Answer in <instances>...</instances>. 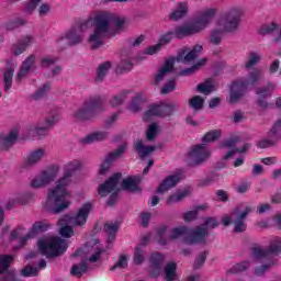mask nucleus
<instances>
[{
	"label": "nucleus",
	"mask_w": 281,
	"mask_h": 281,
	"mask_svg": "<svg viewBox=\"0 0 281 281\" xmlns=\"http://www.w3.org/2000/svg\"><path fill=\"white\" fill-rule=\"evenodd\" d=\"M223 41V31L221 30H213L210 35V42L212 45H221Z\"/></svg>",
	"instance_id": "nucleus-54"
},
{
	"label": "nucleus",
	"mask_w": 281,
	"mask_h": 281,
	"mask_svg": "<svg viewBox=\"0 0 281 281\" xmlns=\"http://www.w3.org/2000/svg\"><path fill=\"white\" fill-rule=\"evenodd\" d=\"M21 276H23V278H36V276H38V268L26 266L21 270Z\"/></svg>",
	"instance_id": "nucleus-51"
},
{
	"label": "nucleus",
	"mask_w": 281,
	"mask_h": 281,
	"mask_svg": "<svg viewBox=\"0 0 281 281\" xmlns=\"http://www.w3.org/2000/svg\"><path fill=\"white\" fill-rule=\"evenodd\" d=\"M278 30V24L276 22H272L271 24H265L260 27L259 34L267 35V34H273Z\"/></svg>",
	"instance_id": "nucleus-61"
},
{
	"label": "nucleus",
	"mask_w": 281,
	"mask_h": 281,
	"mask_svg": "<svg viewBox=\"0 0 281 281\" xmlns=\"http://www.w3.org/2000/svg\"><path fill=\"white\" fill-rule=\"evenodd\" d=\"M177 105L175 103H160V117H170L175 113Z\"/></svg>",
	"instance_id": "nucleus-41"
},
{
	"label": "nucleus",
	"mask_w": 281,
	"mask_h": 281,
	"mask_svg": "<svg viewBox=\"0 0 281 281\" xmlns=\"http://www.w3.org/2000/svg\"><path fill=\"white\" fill-rule=\"evenodd\" d=\"M218 225L220 223L218 220H216V217H206L204 223L201 224V226L204 227V229H206V234L209 229H216Z\"/></svg>",
	"instance_id": "nucleus-53"
},
{
	"label": "nucleus",
	"mask_w": 281,
	"mask_h": 281,
	"mask_svg": "<svg viewBox=\"0 0 281 281\" xmlns=\"http://www.w3.org/2000/svg\"><path fill=\"white\" fill-rule=\"evenodd\" d=\"M249 148H251V144L246 143L243 145L241 148H234L232 150H229L225 156H223L224 161H227V159H231V157H234V155H236V153H247V150H249Z\"/></svg>",
	"instance_id": "nucleus-47"
},
{
	"label": "nucleus",
	"mask_w": 281,
	"mask_h": 281,
	"mask_svg": "<svg viewBox=\"0 0 281 281\" xmlns=\"http://www.w3.org/2000/svg\"><path fill=\"white\" fill-rule=\"evenodd\" d=\"M177 38V36L175 35V31H169L167 33H164L158 42V45L160 47H164L165 45H168V43H170L172 40Z\"/></svg>",
	"instance_id": "nucleus-50"
},
{
	"label": "nucleus",
	"mask_w": 281,
	"mask_h": 281,
	"mask_svg": "<svg viewBox=\"0 0 281 281\" xmlns=\"http://www.w3.org/2000/svg\"><path fill=\"white\" fill-rule=\"evenodd\" d=\"M204 104L205 100L201 95H194L189 100V106L193 109V111H201Z\"/></svg>",
	"instance_id": "nucleus-42"
},
{
	"label": "nucleus",
	"mask_w": 281,
	"mask_h": 281,
	"mask_svg": "<svg viewBox=\"0 0 281 281\" xmlns=\"http://www.w3.org/2000/svg\"><path fill=\"white\" fill-rule=\"evenodd\" d=\"M273 89H276V83H268L267 86L256 90L257 95H259L258 105L261 109H267L269 106V103H267V98L273 93Z\"/></svg>",
	"instance_id": "nucleus-16"
},
{
	"label": "nucleus",
	"mask_w": 281,
	"mask_h": 281,
	"mask_svg": "<svg viewBox=\"0 0 281 281\" xmlns=\"http://www.w3.org/2000/svg\"><path fill=\"white\" fill-rule=\"evenodd\" d=\"M188 14V3L179 2L177 9L170 13V21H179V19H183Z\"/></svg>",
	"instance_id": "nucleus-28"
},
{
	"label": "nucleus",
	"mask_w": 281,
	"mask_h": 281,
	"mask_svg": "<svg viewBox=\"0 0 281 281\" xmlns=\"http://www.w3.org/2000/svg\"><path fill=\"white\" fill-rule=\"evenodd\" d=\"M35 60H36V56L35 55H30L22 63V66L20 68V71L18 72V77H16L18 82H21V80H23V78H25V76H27V74H30V69H32V67H34Z\"/></svg>",
	"instance_id": "nucleus-23"
},
{
	"label": "nucleus",
	"mask_w": 281,
	"mask_h": 281,
	"mask_svg": "<svg viewBox=\"0 0 281 281\" xmlns=\"http://www.w3.org/2000/svg\"><path fill=\"white\" fill-rule=\"evenodd\" d=\"M175 88H176L175 79H171L161 88L160 93L162 95H167V93L175 91Z\"/></svg>",
	"instance_id": "nucleus-64"
},
{
	"label": "nucleus",
	"mask_w": 281,
	"mask_h": 281,
	"mask_svg": "<svg viewBox=\"0 0 281 281\" xmlns=\"http://www.w3.org/2000/svg\"><path fill=\"white\" fill-rule=\"evenodd\" d=\"M251 212H254V206L248 205L233 220L234 234H243V232H247V223H245V218H247Z\"/></svg>",
	"instance_id": "nucleus-15"
},
{
	"label": "nucleus",
	"mask_w": 281,
	"mask_h": 281,
	"mask_svg": "<svg viewBox=\"0 0 281 281\" xmlns=\"http://www.w3.org/2000/svg\"><path fill=\"white\" fill-rule=\"evenodd\" d=\"M111 67H113V63L111 61H104L100 64L97 68V77L94 78L95 82H102V80H104L106 77V74H109Z\"/></svg>",
	"instance_id": "nucleus-29"
},
{
	"label": "nucleus",
	"mask_w": 281,
	"mask_h": 281,
	"mask_svg": "<svg viewBox=\"0 0 281 281\" xmlns=\"http://www.w3.org/2000/svg\"><path fill=\"white\" fill-rule=\"evenodd\" d=\"M12 78H14V68H7L3 77L4 91L12 89Z\"/></svg>",
	"instance_id": "nucleus-40"
},
{
	"label": "nucleus",
	"mask_w": 281,
	"mask_h": 281,
	"mask_svg": "<svg viewBox=\"0 0 281 281\" xmlns=\"http://www.w3.org/2000/svg\"><path fill=\"white\" fill-rule=\"evenodd\" d=\"M247 269H249V261H241L233 266L228 270V273H243V271H247Z\"/></svg>",
	"instance_id": "nucleus-52"
},
{
	"label": "nucleus",
	"mask_w": 281,
	"mask_h": 281,
	"mask_svg": "<svg viewBox=\"0 0 281 281\" xmlns=\"http://www.w3.org/2000/svg\"><path fill=\"white\" fill-rule=\"evenodd\" d=\"M82 168V162L79 160H72L65 167L64 177L56 182V187L48 192L47 203L54 205L53 214H60V212L67 210L71 202L67 201L69 191L67 188L71 183V178L78 170Z\"/></svg>",
	"instance_id": "nucleus-2"
},
{
	"label": "nucleus",
	"mask_w": 281,
	"mask_h": 281,
	"mask_svg": "<svg viewBox=\"0 0 281 281\" xmlns=\"http://www.w3.org/2000/svg\"><path fill=\"white\" fill-rule=\"evenodd\" d=\"M216 9H207L199 15L194 23L177 26L173 30L176 38H186V36L199 34V32H202V30H205V27H207V24L210 23V21H212V19H214Z\"/></svg>",
	"instance_id": "nucleus-4"
},
{
	"label": "nucleus",
	"mask_w": 281,
	"mask_h": 281,
	"mask_svg": "<svg viewBox=\"0 0 281 281\" xmlns=\"http://www.w3.org/2000/svg\"><path fill=\"white\" fill-rule=\"evenodd\" d=\"M56 122H58V117L52 115L50 117L45 120V123L37 124L34 127H31V131H33L35 135L43 137V135H47V133H49V130L54 127Z\"/></svg>",
	"instance_id": "nucleus-17"
},
{
	"label": "nucleus",
	"mask_w": 281,
	"mask_h": 281,
	"mask_svg": "<svg viewBox=\"0 0 281 281\" xmlns=\"http://www.w3.org/2000/svg\"><path fill=\"white\" fill-rule=\"evenodd\" d=\"M45 157V150L43 148H37L33 151H31L26 159L24 160L21 169L22 170H27V168H32V166H36L41 159Z\"/></svg>",
	"instance_id": "nucleus-18"
},
{
	"label": "nucleus",
	"mask_w": 281,
	"mask_h": 281,
	"mask_svg": "<svg viewBox=\"0 0 281 281\" xmlns=\"http://www.w3.org/2000/svg\"><path fill=\"white\" fill-rule=\"evenodd\" d=\"M128 267V259L126 256L122 255L119 257L117 262L110 268V271H115L116 269H126Z\"/></svg>",
	"instance_id": "nucleus-57"
},
{
	"label": "nucleus",
	"mask_w": 281,
	"mask_h": 281,
	"mask_svg": "<svg viewBox=\"0 0 281 281\" xmlns=\"http://www.w3.org/2000/svg\"><path fill=\"white\" fill-rule=\"evenodd\" d=\"M134 150L138 154L140 159H146L150 153H155V146H144V142L137 140L134 144Z\"/></svg>",
	"instance_id": "nucleus-26"
},
{
	"label": "nucleus",
	"mask_w": 281,
	"mask_h": 281,
	"mask_svg": "<svg viewBox=\"0 0 281 281\" xmlns=\"http://www.w3.org/2000/svg\"><path fill=\"white\" fill-rule=\"evenodd\" d=\"M268 254H281V237H274L268 247Z\"/></svg>",
	"instance_id": "nucleus-45"
},
{
	"label": "nucleus",
	"mask_w": 281,
	"mask_h": 281,
	"mask_svg": "<svg viewBox=\"0 0 281 281\" xmlns=\"http://www.w3.org/2000/svg\"><path fill=\"white\" fill-rule=\"evenodd\" d=\"M131 69H133V63H131L128 59H123L119 64L116 71L120 74H125L126 71H131Z\"/></svg>",
	"instance_id": "nucleus-60"
},
{
	"label": "nucleus",
	"mask_w": 281,
	"mask_h": 281,
	"mask_svg": "<svg viewBox=\"0 0 281 281\" xmlns=\"http://www.w3.org/2000/svg\"><path fill=\"white\" fill-rule=\"evenodd\" d=\"M164 271L166 281H177V263H175V261L168 262Z\"/></svg>",
	"instance_id": "nucleus-31"
},
{
	"label": "nucleus",
	"mask_w": 281,
	"mask_h": 281,
	"mask_svg": "<svg viewBox=\"0 0 281 281\" xmlns=\"http://www.w3.org/2000/svg\"><path fill=\"white\" fill-rule=\"evenodd\" d=\"M142 104H144V98H142L140 94H137L132 99V102L130 103L128 109L130 111H132V113H137L142 111Z\"/></svg>",
	"instance_id": "nucleus-38"
},
{
	"label": "nucleus",
	"mask_w": 281,
	"mask_h": 281,
	"mask_svg": "<svg viewBox=\"0 0 281 281\" xmlns=\"http://www.w3.org/2000/svg\"><path fill=\"white\" fill-rule=\"evenodd\" d=\"M261 58L262 57L260 56V54L256 52H251L248 56V60L245 63V67L247 69H251L252 67H256V65L260 63Z\"/></svg>",
	"instance_id": "nucleus-43"
},
{
	"label": "nucleus",
	"mask_w": 281,
	"mask_h": 281,
	"mask_svg": "<svg viewBox=\"0 0 281 281\" xmlns=\"http://www.w3.org/2000/svg\"><path fill=\"white\" fill-rule=\"evenodd\" d=\"M120 229V224L117 222H105L103 225V232L108 235V243H113L115 236H117V231Z\"/></svg>",
	"instance_id": "nucleus-25"
},
{
	"label": "nucleus",
	"mask_w": 281,
	"mask_h": 281,
	"mask_svg": "<svg viewBox=\"0 0 281 281\" xmlns=\"http://www.w3.org/2000/svg\"><path fill=\"white\" fill-rule=\"evenodd\" d=\"M243 19V10L231 9L226 14L223 23L224 32H236Z\"/></svg>",
	"instance_id": "nucleus-9"
},
{
	"label": "nucleus",
	"mask_w": 281,
	"mask_h": 281,
	"mask_svg": "<svg viewBox=\"0 0 281 281\" xmlns=\"http://www.w3.org/2000/svg\"><path fill=\"white\" fill-rule=\"evenodd\" d=\"M120 179H122V173L116 172L112 177H110L108 180L104 181V183L99 186L98 194L99 196H109L115 188H117V183H120Z\"/></svg>",
	"instance_id": "nucleus-14"
},
{
	"label": "nucleus",
	"mask_w": 281,
	"mask_h": 281,
	"mask_svg": "<svg viewBox=\"0 0 281 281\" xmlns=\"http://www.w3.org/2000/svg\"><path fill=\"white\" fill-rule=\"evenodd\" d=\"M157 131H159L157 123H151L146 132L148 142H153V138L157 137Z\"/></svg>",
	"instance_id": "nucleus-62"
},
{
	"label": "nucleus",
	"mask_w": 281,
	"mask_h": 281,
	"mask_svg": "<svg viewBox=\"0 0 281 281\" xmlns=\"http://www.w3.org/2000/svg\"><path fill=\"white\" fill-rule=\"evenodd\" d=\"M146 41V36L139 35L138 37H132L127 40V45L130 47H139Z\"/></svg>",
	"instance_id": "nucleus-63"
},
{
	"label": "nucleus",
	"mask_w": 281,
	"mask_h": 281,
	"mask_svg": "<svg viewBox=\"0 0 281 281\" xmlns=\"http://www.w3.org/2000/svg\"><path fill=\"white\" fill-rule=\"evenodd\" d=\"M179 181H181L180 175L167 176L157 188V194H165V192H168V190H172V188H175Z\"/></svg>",
	"instance_id": "nucleus-20"
},
{
	"label": "nucleus",
	"mask_w": 281,
	"mask_h": 281,
	"mask_svg": "<svg viewBox=\"0 0 281 281\" xmlns=\"http://www.w3.org/2000/svg\"><path fill=\"white\" fill-rule=\"evenodd\" d=\"M181 236H183V238L186 236H188V227L187 226H179V227H175L171 229L170 232V240H177V238H181Z\"/></svg>",
	"instance_id": "nucleus-39"
},
{
	"label": "nucleus",
	"mask_w": 281,
	"mask_h": 281,
	"mask_svg": "<svg viewBox=\"0 0 281 281\" xmlns=\"http://www.w3.org/2000/svg\"><path fill=\"white\" fill-rule=\"evenodd\" d=\"M251 254L255 260H262V258H269V249H262L258 246L251 248Z\"/></svg>",
	"instance_id": "nucleus-44"
},
{
	"label": "nucleus",
	"mask_w": 281,
	"mask_h": 281,
	"mask_svg": "<svg viewBox=\"0 0 281 281\" xmlns=\"http://www.w3.org/2000/svg\"><path fill=\"white\" fill-rule=\"evenodd\" d=\"M58 170V166H50L47 170L43 171L37 178L33 179V181L31 182L32 188H43V186L52 183V181L56 179Z\"/></svg>",
	"instance_id": "nucleus-11"
},
{
	"label": "nucleus",
	"mask_w": 281,
	"mask_h": 281,
	"mask_svg": "<svg viewBox=\"0 0 281 281\" xmlns=\"http://www.w3.org/2000/svg\"><path fill=\"white\" fill-rule=\"evenodd\" d=\"M68 248L69 245L67 240L60 237H50L47 240L38 241V249L42 256H46V258H58V256H63Z\"/></svg>",
	"instance_id": "nucleus-7"
},
{
	"label": "nucleus",
	"mask_w": 281,
	"mask_h": 281,
	"mask_svg": "<svg viewBox=\"0 0 281 281\" xmlns=\"http://www.w3.org/2000/svg\"><path fill=\"white\" fill-rule=\"evenodd\" d=\"M89 265H87V259H83L80 263H76L70 269V274L75 278H82L83 273H87Z\"/></svg>",
	"instance_id": "nucleus-30"
},
{
	"label": "nucleus",
	"mask_w": 281,
	"mask_h": 281,
	"mask_svg": "<svg viewBox=\"0 0 281 281\" xmlns=\"http://www.w3.org/2000/svg\"><path fill=\"white\" fill-rule=\"evenodd\" d=\"M151 117H161V103L150 104L144 114V120L148 122Z\"/></svg>",
	"instance_id": "nucleus-33"
},
{
	"label": "nucleus",
	"mask_w": 281,
	"mask_h": 281,
	"mask_svg": "<svg viewBox=\"0 0 281 281\" xmlns=\"http://www.w3.org/2000/svg\"><path fill=\"white\" fill-rule=\"evenodd\" d=\"M207 238V228L196 226L195 228H188L187 236L184 237L186 245H203Z\"/></svg>",
	"instance_id": "nucleus-10"
},
{
	"label": "nucleus",
	"mask_w": 281,
	"mask_h": 281,
	"mask_svg": "<svg viewBox=\"0 0 281 281\" xmlns=\"http://www.w3.org/2000/svg\"><path fill=\"white\" fill-rule=\"evenodd\" d=\"M102 111H104V99L100 95H94L83 102V105L75 112V117L81 122H87L93 120Z\"/></svg>",
	"instance_id": "nucleus-5"
},
{
	"label": "nucleus",
	"mask_w": 281,
	"mask_h": 281,
	"mask_svg": "<svg viewBox=\"0 0 281 281\" xmlns=\"http://www.w3.org/2000/svg\"><path fill=\"white\" fill-rule=\"evenodd\" d=\"M93 25V33L89 37V43L91 44V49H98L104 45V38L111 30V14L109 12H101L94 15V18L85 20L78 25L72 26L66 32L65 36L57 40V47L59 49H65L74 45L82 43V32L89 30Z\"/></svg>",
	"instance_id": "nucleus-1"
},
{
	"label": "nucleus",
	"mask_w": 281,
	"mask_h": 281,
	"mask_svg": "<svg viewBox=\"0 0 281 281\" xmlns=\"http://www.w3.org/2000/svg\"><path fill=\"white\" fill-rule=\"evenodd\" d=\"M21 25H25V20L18 18L14 21H9L3 24V27L7 32H12V30H16V27H21Z\"/></svg>",
	"instance_id": "nucleus-48"
},
{
	"label": "nucleus",
	"mask_w": 281,
	"mask_h": 281,
	"mask_svg": "<svg viewBox=\"0 0 281 281\" xmlns=\"http://www.w3.org/2000/svg\"><path fill=\"white\" fill-rule=\"evenodd\" d=\"M12 260H14L12 255H0V276L10 269Z\"/></svg>",
	"instance_id": "nucleus-37"
},
{
	"label": "nucleus",
	"mask_w": 281,
	"mask_h": 281,
	"mask_svg": "<svg viewBox=\"0 0 281 281\" xmlns=\"http://www.w3.org/2000/svg\"><path fill=\"white\" fill-rule=\"evenodd\" d=\"M207 254L210 252L205 250L199 255L193 263V269L199 270L201 267H203V265H205V260H207Z\"/></svg>",
	"instance_id": "nucleus-58"
},
{
	"label": "nucleus",
	"mask_w": 281,
	"mask_h": 281,
	"mask_svg": "<svg viewBox=\"0 0 281 281\" xmlns=\"http://www.w3.org/2000/svg\"><path fill=\"white\" fill-rule=\"evenodd\" d=\"M203 46L201 45H195L187 55L186 50H182L178 57L177 60L178 63H192V60H195L198 53L202 52Z\"/></svg>",
	"instance_id": "nucleus-24"
},
{
	"label": "nucleus",
	"mask_w": 281,
	"mask_h": 281,
	"mask_svg": "<svg viewBox=\"0 0 281 281\" xmlns=\"http://www.w3.org/2000/svg\"><path fill=\"white\" fill-rule=\"evenodd\" d=\"M49 89H52V82L47 81L33 93L32 100H43V98L47 95V91H49Z\"/></svg>",
	"instance_id": "nucleus-34"
},
{
	"label": "nucleus",
	"mask_w": 281,
	"mask_h": 281,
	"mask_svg": "<svg viewBox=\"0 0 281 281\" xmlns=\"http://www.w3.org/2000/svg\"><path fill=\"white\" fill-rule=\"evenodd\" d=\"M175 58L170 57L165 61L162 67L158 70L157 75L155 76L154 83L159 85L164 78H166V74H170L175 69Z\"/></svg>",
	"instance_id": "nucleus-22"
},
{
	"label": "nucleus",
	"mask_w": 281,
	"mask_h": 281,
	"mask_svg": "<svg viewBox=\"0 0 281 281\" xmlns=\"http://www.w3.org/2000/svg\"><path fill=\"white\" fill-rule=\"evenodd\" d=\"M93 207V204L90 202H86L81 205V207L78 210L77 214L71 217V223L76 227H82L87 225V218H89V214H91V210Z\"/></svg>",
	"instance_id": "nucleus-13"
},
{
	"label": "nucleus",
	"mask_w": 281,
	"mask_h": 281,
	"mask_svg": "<svg viewBox=\"0 0 281 281\" xmlns=\"http://www.w3.org/2000/svg\"><path fill=\"white\" fill-rule=\"evenodd\" d=\"M109 137V133L106 132H93L86 136L85 138H81V144H93V142H104Z\"/></svg>",
	"instance_id": "nucleus-27"
},
{
	"label": "nucleus",
	"mask_w": 281,
	"mask_h": 281,
	"mask_svg": "<svg viewBox=\"0 0 281 281\" xmlns=\"http://www.w3.org/2000/svg\"><path fill=\"white\" fill-rule=\"evenodd\" d=\"M206 61L207 59L205 58L200 59L195 65L191 66L190 68L183 69L181 71V76H190L191 74H194V71H196V68L203 67V65H205Z\"/></svg>",
	"instance_id": "nucleus-55"
},
{
	"label": "nucleus",
	"mask_w": 281,
	"mask_h": 281,
	"mask_svg": "<svg viewBox=\"0 0 281 281\" xmlns=\"http://www.w3.org/2000/svg\"><path fill=\"white\" fill-rule=\"evenodd\" d=\"M47 229H49L48 223L35 222L29 232L33 235V238H34L36 235H38L43 232H47Z\"/></svg>",
	"instance_id": "nucleus-36"
},
{
	"label": "nucleus",
	"mask_w": 281,
	"mask_h": 281,
	"mask_svg": "<svg viewBox=\"0 0 281 281\" xmlns=\"http://www.w3.org/2000/svg\"><path fill=\"white\" fill-rule=\"evenodd\" d=\"M221 137L220 130H213L207 132L203 138L202 144L194 145L189 151V157L192 159L194 166H199V164H203L207 157H210V151L205 149V144L210 142H216Z\"/></svg>",
	"instance_id": "nucleus-6"
},
{
	"label": "nucleus",
	"mask_w": 281,
	"mask_h": 281,
	"mask_svg": "<svg viewBox=\"0 0 281 281\" xmlns=\"http://www.w3.org/2000/svg\"><path fill=\"white\" fill-rule=\"evenodd\" d=\"M131 93L128 90H123L121 93L114 95L110 101L111 106H120L124 100H126V95Z\"/></svg>",
	"instance_id": "nucleus-49"
},
{
	"label": "nucleus",
	"mask_w": 281,
	"mask_h": 281,
	"mask_svg": "<svg viewBox=\"0 0 281 281\" xmlns=\"http://www.w3.org/2000/svg\"><path fill=\"white\" fill-rule=\"evenodd\" d=\"M32 43H34V36L26 35L13 44L11 52L14 56H21L27 47L32 46Z\"/></svg>",
	"instance_id": "nucleus-19"
},
{
	"label": "nucleus",
	"mask_w": 281,
	"mask_h": 281,
	"mask_svg": "<svg viewBox=\"0 0 281 281\" xmlns=\"http://www.w3.org/2000/svg\"><path fill=\"white\" fill-rule=\"evenodd\" d=\"M19 138V128H13L7 136L0 138V151L10 150L14 146V142Z\"/></svg>",
	"instance_id": "nucleus-21"
},
{
	"label": "nucleus",
	"mask_w": 281,
	"mask_h": 281,
	"mask_svg": "<svg viewBox=\"0 0 281 281\" xmlns=\"http://www.w3.org/2000/svg\"><path fill=\"white\" fill-rule=\"evenodd\" d=\"M134 265H136L137 267H139V265H144V260H146V251L144 250V248H142V246H137L134 249Z\"/></svg>",
	"instance_id": "nucleus-35"
},
{
	"label": "nucleus",
	"mask_w": 281,
	"mask_h": 281,
	"mask_svg": "<svg viewBox=\"0 0 281 281\" xmlns=\"http://www.w3.org/2000/svg\"><path fill=\"white\" fill-rule=\"evenodd\" d=\"M186 196H188V192L186 191L169 195L167 199V204L170 205L172 203H179V201H183Z\"/></svg>",
	"instance_id": "nucleus-56"
},
{
	"label": "nucleus",
	"mask_w": 281,
	"mask_h": 281,
	"mask_svg": "<svg viewBox=\"0 0 281 281\" xmlns=\"http://www.w3.org/2000/svg\"><path fill=\"white\" fill-rule=\"evenodd\" d=\"M122 190H126V192H137L139 190V186L137 184V180L133 177H128L123 179L121 183Z\"/></svg>",
	"instance_id": "nucleus-32"
},
{
	"label": "nucleus",
	"mask_w": 281,
	"mask_h": 281,
	"mask_svg": "<svg viewBox=\"0 0 281 281\" xmlns=\"http://www.w3.org/2000/svg\"><path fill=\"white\" fill-rule=\"evenodd\" d=\"M126 153V143L119 146L114 151L110 153L103 162L100 166L99 175H106L109 170H111V166H113V161L117 159V157H122Z\"/></svg>",
	"instance_id": "nucleus-12"
},
{
	"label": "nucleus",
	"mask_w": 281,
	"mask_h": 281,
	"mask_svg": "<svg viewBox=\"0 0 281 281\" xmlns=\"http://www.w3.org/2000/svg\"><path fill=\"white\" fill-rule=\"evenodd\" d=\"M262 78V70L255 68L252 71L248 74L247 79L233 81L229 88V103L236 104L238 100L245 98L247 93V89L249 87H256L260 79Z\"/></svg>",
	"instance_id": "nucleus-3"
},
{
	"label": "nucleus",
	"mask_w": 281,
	"mask_h": 281,
	"mask_svg": "<svg viewBox=\"0 0 281 281\" xmlns=\"http://www.w3.org/2000/svg\"><path fill=\"white\" fill-rule=\"evenodd\" d=\"M214 89V86H212L210 79H207L205 82L198 85L196 91L199 93H203L204 95H210Z\"/></svg>",
	"instance_id": "nucleus-46"
},
{
	"label": "nucleus",
	"mask_w": 281,
	"mask_h": 281,
	"mask_svg": "<svg viewBox=\"0 0 281 281\" xmlns=\"http://www.w3.org/2000/svg\"><path fill=\"white\" fill-rule=\"evenodd\" d=\"M216 177H218L216 172H211L206 178L199 181V186L201 188H207V186H212L216 181Z\"/></svg>",
	"instance_id": "nucleus-59"
},
{
	"label": "nucleus",
	"mask_w": 281,
	"mask_h": 281,
	"mask_svg": "<svg viewBox=\"0 0 281 281\" xmlns=\"http://www.w3.org/2000/svg\"><path fill=\"white\" fill-rule=\"evenodd\" d=\"M166 262V256L161 252H151L149 256V270L148 274L154 280H157L164 271V263Z\"/></svg>",
	"instance_id": "nucleus-8"
}]
</instances>
